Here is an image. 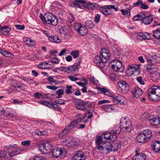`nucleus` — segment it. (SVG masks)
<instances>
[{"label": "nucleus", "instance_id": "f257e3e1", "mask_svg": "<svg viewBox=\"0 0 160 160\" xmlns=\"http://www.w3.org/2000/svg\"><path fill=\"white\" fill-rule=\"evenodd\" d=\"M110 54L108 49H102L100 56L96 57L94 60L95 63L100 69H102L105 66V63L110 60Z\"/></svg>", "mask_w": 160, "mask_h": 160}, {"label": "nucleus", "instance_id": "f03ea898", "mask_svg": "<svg viewBox=\"0 0 160 160\" xmlns=\"http://www.w3.org/2000/svg\"><path fill=\"white\" fill-rule=\"evenodd\" d=\"M96 143L97 149L102 153L107 154L112 150V144L109 142L103 143L102 142V138L100 136L97 138Z\"/></svg>", "mask_w": 160, "mask_h": 160}, {"label": "nucleus", "instance_id": "7ed1b4c3", "mask_svg": "<svg viewBox=\"0 0 160 160\" xmlns=\"http://www.w3.org/2000/svg\"><path fill=\"white\" fill-rule=\"evenodd\" d=\"M148 96L152 101L158 102L160 100V87L156 85L152 86L149 89Z\"/></svg>", "mask_w": 160, "mask_h": 160}, {"label": "nucleus", "instance_id": "20e7f679", "mask_svg": "<svg viewBox=\"0 0 160 160\" xmlns=\"http://www.w3.org/2000/svg\"><path fill=\"white\" fill-rule=\"evenodd\" d=\"M46 22L49 24L56 26L58 23V20L57 17L51 13H46L44 16Z\"/></svg>", "mask_w": 160, "mask_h": 160}, {"label": "nucleus", "instance_id": "39448f33", "mask_svg": "<svg viewBox=\"0 0 160 160\" xmlns=\"http://www.w3.org/2000/svg\"><path fill=\"white\" fill-rule=\"evenodd\" d=\"M111 65L112 68L117 72H122L124 69V67L122 65V62L117 60H112Z\"/></svg>", "mask_w": 160, "mask_h": 160}, {"label": "nucleus", "instance_id": "423d86ee", "mask_svg": "<svg viewBox=\"0 0 160 160\" xmlns=\"http://www.w3.org/2000/svg\"><path fill=\"white\" fill-rule=\"evenodd\" d=\"M118 84L121 88L122 93L125 94L128 92L129 90V87L126 82L123 80H121Z\"/></svg>", "mask_w": 160, "mask_h": 160}, {"label": "nucleus", "instance_id": "0eeeda50", "mask_svg": "<svg viewBox=\"0 0 160 160\" xmlns=\"http://www.w3.org/2000/svg\"><path fill=\"white\" fill-rule=\"evenodd\" d=\"M74 103L75 105V107L78 109L82 111L85 109V106L88 104V102H84L78 99L75 100L74 101Z\"/></svg>", "mask_w": 160, "mask_h": 160}, {"label": "nucleus", "instance_id": "6e6552de", "mask_svg": "<svg viewBox=\"0 0 160 160\" xmlns=\"http://www.w3.org/2000/svg\"><path fill=\"white\" fill-rule=\"evenodd\" d=\"M149 120L150 124L152 125L158 126L160 124V118L157 115L151 116Z\"/></svg>", "mask_w": 160, "mask_h": 160}, {"label": "nucleus", "instance_id": "1a4fd4ad", "mask_svg": "<svg viewBox=\"0 0 160 160\" xmlns=\"http://www.w3.org/2000/svg\"><path fill=\"white\" fill-rule=\"evenodd\" d=\"M63 151L62 148H56L52 150V154L53 156L55 158H58L59 156H63Z\"/></svg>", "mask_w": 160, "mask_h": 160}, {"label": "nucleus", "instance_id": "9d476101", "mask_svg": "<svg viewBox=\"0 0 160 160\" xmlns=\"http://www.w3.org/2000/svg\"><path fill=\"white\" fill-rule=\"evenodd\" d=\"M132 93L133 97L138 98L142 95L143 92L142 90L140 88L135 87L132 89Z\"/></svg>", "mask_w": 160, "mask_h": 160}, {"label": "nucleus", "instance_id": "9b49d317", "mask_svg": "<svg viewBox=\"0 0 160 160\" xmlns=\"http://www.w3.org/2000/svg\"><path fill=\"white\" fill-rule=\"evenodd\" d=\"M125 100V98L123 96L119 95L112 97V101L115 104H122L123 103V101Z\"/></svg>", "mask_w": 160, "mask_h": 160}, {"label": "nucleus", "instance_id": "f8f14e48", "mask_svg": "<svg viewBox=\"0 0 160 160\" xmlns=\"http://www.w3.org/2000/svg\"><path fill=\"white\" fill-rule=\"evenodd\" d=\"M109 5L104 6H99V11L105 15L108 16L111 14V12L109 11Z\"/></svg>", "mask_w": 160, "mask_h": 160}, {"label": "nucleus", "instance_id": "ddd939ff", "mask_svg": "<svg viewBox=\"0 0 160 160\" xmlns=\"http://www.w3.org/2000/svg\"><path fill=\"white\" fill-rule=\"evenodd\" d=\"M72 129L69 126H67L58 134V137L62 138L63 137L68 135L72 131Z\"/></svg>", "mask_w": 160, "mask_h": 160}, {"label": "nucleus", "instance_id": "4468645a", "mask_svg": "<svg viewBox=\"0 0 160 160\" xmlns=\"http://www.w3.org/2000/svg\"><path fill=\"white\" fill-rule=\"evenodd\" d=\"M72 129L69 126H67L58 134V137L62 138L63 137L68 135L72 131Z\"/></svg>", "mask_w": 160, "mask_h": 160}, {"label": "nucleus", "instance_id": "2eb2a0df", "mask_svg": "<svg viewBox=\"0 0 160 160\" xmlns=\"http://www.w3.org/2000/svg\"><path fill=\"white\" fill-rule=\"evenodd\" d=\"M72 129L69 126H67L58 134V137L62 138L63 137L68 135L72 131Z\"/></svg>", "mask_w": 160, "mask_h": 160}, {"label": "nucleus", "instance_id": "dca6fc26", "mask_svg": "<svg viewBox=\"0 0 160 160\" xmlns=\"http://www.w3.org/2000/svg\"><path fill=\"white\" fill-rule=\"evenodd\" d=\"M136 154L133 157L135 160H145L146 156L142 152H139L137 150H135Z\"/></svg>", "mask_w": 160, "mask_h": 160}, {"label": "nucleus", "instance_id": "f3484780", "mask_svg": "<svg viewBox=\"0 0 160 160\" xmlns=\"http://www.w3.org/2000/svg\"><path fill=\"white\" fill-rule=\"evenodd\" d=\"M126 123H124V124L121 125V126L122 127L123 130L124 132H129L132 128V123L129 120L126 121Z\"/></svg>", "mask_w": 160, "mask_h": 160}, {"label": "nucleus", "instance_id": "a211bd4d", "mask_svg": "<svg viewBox=\"0 0 160 160\" xmlns=\"http://www.w3.org/2000/svg\"><path fill=\"white\" fill-rule=\"evenodd\" d=\"M23 151V149L21 147L15 148L10 153L8 154V156L10 158H12L17 154L20 153Z\"/></svg>", "mask_w": 160, "mask_h": 160}, {"label": "nucleus", "instance_id": "6ab92c4d", "mask_svg": "<svg viewBox=\"0 0 160 160\" xmlns=\"http://www.w3.org/2000/svg\"><path fill=\"white\" fill-rule=\"evenodd\" d=\"M85 158L84 154L82 151L78 152L74 156L72 160H84Z\"/></svg>", "mask_w": 160, "mask_h": 160}, {"label": "nucleus", "instance_id": "aec40b11", "mask_svg": "<svg viewBox=\"0 0 160 160\" xmlns=\"http://www.w3.org/2000/svg\"><path fill=\"white\" fill-rule=\"evenodd\" d=\"M147 60L148 63L155 64L159 62L160 57L155 54L154 55L152 56L151 58H148Z\"/></svg>", "mask_w": 160, "mask_h": 160}, {"label": "nucleus", "instance_id": "412c9836", "mask_svg": "<svg viewBox=\"0 0 160 160\" xmlns=\"http://www.w3.org/2000/svg\"><path fill=\"white\" fill-rule=\"evenodd\" d=\"M121 131V128L119 126L115 125L110 131L112 135H117L120 133Z\"/></svg>", "mask_w": 160, "mask_h": 160}, {"label": "nucleus", "instance_id": "4be33fe9", "mask_svg": "<svg viewBox=\"0 0 160 160\" xmlns=\"http://www.w3.org/2000/svg\"><path fill=\"white\" fill-rule=\"evenodd\" d=\"M86 6L89 9L94 10L99 8L100 5L97 3L88 2L86 4Z\"/></svg>", "mask_w": 160, "mask_h": 160}, {"label": "nucleus", "instance_id": "5701e85b", "mask_svg": "<svg viewBox=\"0 0 160 160\" xmlns=\"http://www.w3.org/2000/svg\"><path fill=\"white\" fill-rule=\"evenodd\" d=\"M102 138H102L105 139L109 140L112 141L114 140L113 138V136L111 133V132H104L101 136H100Z\"/></svg>", "mask_w": 160, "mask_h": 160}, {"label": "nucleus", "instance_id": "b1692460", "mask_svg": "<svg viewBox=\"0 0 160 160\" xmlns=\"http://www.w3.org/2000/svg\"><path fill=\"white\" fill-rule=\"evenodd\" d=\"M152 148L153 150L156 152H158L160 151V142L157 141H154L152 143Z\"/></svg>", "mask_w": 160, "mask_h": 160}, {"label": "nucleus", "instance_id": "393cba45", "mask_svg": "<svg viewBox=\"0 0 160 160\" xmlns=\"http://www.w3.org/2000/svg\"><path fill=\"white\" fill-rule=\"evenodd\" d=\"M136 139L139 143H144L148 140L142 132L137 136Z\"/></svg>", "mask_w": 160, "mask_h": 160}, {"label": "nucleus", "instance_id": "a878e982", "mask_svg": "<svg viewBox=\"0 0 160 160\" xmlns=\"http://www.w3.org/2000/svg\"><path fill=\"white\" fill-rule=\"evenodd\" d=\"M98 92L99 93H103L106 96L111 97L112 94L109 92L108 90L104 88H101L99 87L98 88Z\"/></svg>", "mask_w": 160, "mask_h": 160}, {"label": "nucleus", "instance_id": "bb28decb", "mask_svg": "<svg viewBox=\"0 0 160 160\" xmlns=\"http://www.w3.org/2000/svg\"><path fill=\"white\" fill-rule=\"evenodd\" d=\"M152 16L153 15H150L145 17V15H144L142 22L145 25L149 24L153 21Z\"/></svg>", "mask_w": 160, "mask_h": 160}, {"label": "nucleus", "instance_id": "cd10ccee", "mask_svg": "<svg viewBox=\"0 0 160 160\" xmlns=\"http://www.w3.org/2000/svg\"><path fill=\"white\" fill-rule=\"evenodd\" d=\"M11 30V28L7 26L1 27L0 25V32L6 35H8L9 32Z\"/></svg>", "mask_w": 160, "mask_h": 160}, {"label": "nucleus", "instance_id": "c85d7f7f", "mask_svg": "<svg viewBox=\"0 0 160 160\" xmlns=\"http://www.w3.org/2000/svg\"><path fill=\"white\" fill-rule=\"evenodd\" d=\"M150 77L153 80L156 81L160 78V73L155 71L150 72Z\"/></svg>", "mask_w": 160, "mask_h": 160}, {"label": "nucleus", "instance_id": "c756f323", "mask_svg": "<svg viewBox=\"0 0 160 160\" xmlns=\"http://www.w3.org/2000/svg\"><path fill=\"white\" fill-rule=\"evenodd\" d=\"M61 34L62 38L66 40H68L70 37V34L69 32L66 29L63 30L62 31L60 32Z\"/></svg>", "mask_w": 160, "mask_h": 160}, {"label": "nucleus", "instance_id": "7c9ffc66", "mask_svg": "<svg viewBox=\"0 0 160 160\" xmlns=\"http://www.w3.org/2000/svg\"><path fill=\"white\" fill-rule=\"evenodd\" d=\"M49 40L52 42L55 43H59L60 42V40L59 37L57 35H53L50 36L49 35H48Z\"/></svg>", "mask_w": 160, "mask_h": 160}, {"label": "nucleus", "instance_id": "2f4dec72", "mask_svg": "<svg viewBox=\"0 0 160 160\" xmlns=\"http://www.w3.org/2000/svg\"><path fill=\"white\" fill-rule=\"evenodd\" d=\"M50 64L47 62H44L39 63L38 65V67L41 69H47L51 68Z\"/></svg>", "mask_w": 160, "mask_h": 160}, {"label": "nucleus", "instance_id": "473e14b6", "mask_svg": "<svg viewBox=\"0 0 160 160\" xmlns=\"http://www.w3.org/2000/svg\"><path fill=\"white\" fill-rule=\"evenodd\" d=\"M80 64V62H79L78 63H75L73 65L69 66V68L70 69V73H74L75 72L76 70H78L79 69L78 67Z\"/></svg>", "mask_w": 160, "mask_h": 160}, {"label": "nucleus", "instance_id": "72a5a7b5", "mask_svg": "<svg viewBox=\"0 0 160 160\" xmlns=\"http://www.w3.org/2000/svg\"><path fill=\"white\" fill-rule=\"evenodd\" d=\"M24 41L25 42L26 44L29 47H32L36 44L34 41L29 38H25Z\"/></svg>", "mask_w": 160, "mask_h": 160}, {"label": "nucleus", "instance_id": "f704fd0d", "mask_svg": "<svg viewBox=\"0 0 160 160\" xmlns=\"http://www.w3.org/2000/svg\"><path fill=\"white\" fill-rule=\"evenodd\" d=\"M143 135L149 140L152 136V132L149 129H146L142 132Z\"/></svg>", "mask_w": 160, "mask_h": 160}, {"label": "nucleus", "instance_id": "c9c22d12", "mask_svg": "<svg viewBox=\"0 0 160 160\" xmlns=\"http://www.w3.org/2000/svg\"><path fill=\"white\" fill-rule=\"evenodd\" d=\"M138 35L144 39H149L151 38L150 34L147 32H140Z\"/></svg>", "mask_w": 160, "mask_h": 160}, {"label": "nucleus", "instance_id": "e433bc0d", "mask_svg": "<svg viewBox=\"0 0 160 160\" xmlns=\"http://www.w3.org/2000/svg\"><path fill=\"white\" fill-rule=\"evenodd\" d=\"M80 28L78 32H79L82 36L86 35L88 32V29L87 27L82 26Z\"/></svg>", "mask_w": 160, "mask_h": 160}, {"label": "nucleus", "instance_id": "4c0bfd02", "mask_svg": "<svg viewBox=\"0 0 160 160\" xmlns=\"http://www.w3.org/2000/svg\"><path fill=\"white\" fill-rule=\"evenodd\" d=\"M0 53L6 57L12 58L13 57V55L10 52L4 51L1 49H0Z\"/></svg>", "mask_w": 160, "mask_h": 160}, {"label": "nucleus", "instance_id": "58836bf2", "mask_svg": "<svg viewBox=\"0 0 160 160\" xmlns=\"http://www.w3.org/2000/svg\"><path fill=\"white\" fill-rule=\"evenodd\" d=\"M153 36L157 39H160V27L153 30Z\"/></svg>", "mask_w": 160, "mask_h": 160}, {"label": "nucleus", "instance_id": "ea45409f", "mask_svg": "<svg viewBox=\"0 0 160 160\" xmlns=\"http://www.w3.org/2000/svg\"><path fill=\"white\" fill-rule=\"evenodd\" d=\"M38 150L44 153H47V150L45 149V146L44 145V143H41L39 145Z\"/></svg>", "mask_w": 160, "mask_h": 160}, {"label": "nucleus", "instance_id": "a19ab883", "mask_svg": "<svg viewBox=\"0 0 160 160\" xmlns=\"http://www.w3.org/2000/svg\"><path fill=\"white\" fill-rule=\"evenodd\" d=\"M35 133L37 135L40 136H47L48 135V133L47 131H41L39 130H37L36 131Z\"/></svg>", "mask_w": 160, "mask_h": 160}, {"label": "nucleus", "instance_id": "79ce46f5", "mask_svg": "<svg viewBox=\"0 0 160 160\" xmlns=\"http://www.w3.org/2000/svg\"><path fill=\"white\" fill-rule=\"evenodd\" d=\"M8 154H6V152L5 151L0 150V160L2 159V158L4 157V158L8 159Z\"/></svg>", "mask_w": 160, "mask_h": 160}, {"label": "nucleus", "instance_id": "37998d69", "mask_svg": "<svg viewBox=\"0 0 160 160\" xmlns=\"http://www.w3.org/2000/svg\"><path fill=\"white\" fill-rule=\"evenodd\" d=\"M72 88V86L71 85L66 86L67 89L65 91L67 94H70L74 92V90Z\"/></svg>", "mask_w": 160, "mask_h": 160}, {"label": "nucleus", "instance_id": "c03bdc74", "mask_svg": "<svg viewBox=\"0 0 160 160\" xmlns=\"http://www.w3.org/2000/svg\"><path fill=\"white\" fill-rule=\"evenodd\" d=\"M85 24L89 28H92L94 27L93 22L91 20H87L85 22Z\"/></svg>", "mask_w": 160, "mask_h": 160}, {"label": "nucleus", "instance_id": "a18cd8bd", "mask_svg": "<svg viewBox=\"0 0 160 160\" xmlns=\"http://www.w3.org/2000/svg\"><path fill=\"white\" fill-rule=\"evenodd\" d=\"M78 124V122L75 121H73L71 122L70 124L68 126H69L70 128L72 130L73 128L76 127Z\"/></svg>", "mask_w": 160, "mask_h": 160}, {"label": "nucleus", "instance_id": "49530a36", "mask_svg": "<svg viewBox=\"0 0 160 160\" xmlns=\"http://www.w3.org/2000/svg\"><path fill=\"white\" fill-rule=\"evenodd\" d=\"M79 52L78 51L76 50L71 52H70V54L73 56L74 58H75L78 56Z\"/></svg>", "mask_w": 160, "mask_h": 160}, {"label": "nucleus", "instance_id": "de8ad7c7", "mask_svg": "<svg viewBox=\"0 0 160 160\" xmlns=\"http://www.w3.org/2000/svg\"><path fill=\"white\" fill-rule=\"evenodd\" d=\"M82 25L79 23H76L74 25V27L75 30H76L77 32H78Z\"/></svg>", "mask_w": 160, "mask_h": 160}, {"label": "nucleus", "instance_id": "09e8293b", "mask_svg": "<svg viewBox=\"0 0 160 160\" xmlns=\"http://www.w3.org/2000/svg\"><path fill=\"white\" fill-rule=\"evenodd\" d=\"M121 12H122V14L123 15H126L129 13V15H130V10L129 9L125 10L124 9H121Z\"/></svg>", "mask_w": 160, "mask_h": 160}, {"label": "nucleus", "instance_id": "8fccbe9b", "mask_svg": "<svg viewBox=\"0 0 160 160\" xmlns=\"http://www.w3.org/2000/svg\"><path fill=\"white\" fill-rule=\"evenodd\" d=\"M89 79L90 82H92V83L95 84H97L98 82V81L97 80H96V78H95L93 76H91L89 78Z\"/></svg>", "mask_w": 160, "mask_h": 160}, {"label": "nucleus", "instance_id": "3c124183", "mask_svg": "<svg viewBox=\"0 0 160 160\" xmlns=\"http://www.w3.org/2000/svg\"><path fill=\"white\" fill-rule=\"evenodd\" d=\"M149 114L148 113H144L141 116V119L143 120H146L149 117Z\"/></svg>", "mask_w": 160, "mask_h": 160}, {"label": "nucleus", "instance_id": "603ef678", "mask_svg": "<svg viewBox=\"0 0 160 160\" xmlns=\"http://www.w3.org/2000/svg\"><path fill=\"white\" fill-rule=\"evenodd\" d=\"M51 62L52 63L57 64L59 63V60L57 57L52 58H51Z\"/></svg>", "mask_w": 160, "mask_h": 160}, {"label": "nucleus", "instance_id": "864d4df0", "mask_svg": "<svg viewBox=\"0 0 160 160\" xmlns=\"http://www.w3.org/2000/svg\"><path fill=\"white\" fill-rule=\"evenodd\" d=\"M56 93L58 95L57 98H60L61 97V95L63 94V91L62 89H59L57 91Z\"/></svg>", "mask_w": 160, "mask_h": 160}, {"label": "nucleus", "instance_id": "5fc2aeb1", "mask_svg": "<svg viewBox=\"0 0 160 160\" xmlns=\"http://www.w3.org/2000/svg\"><path fill=\"white\" fill-rule=\"evenodd\" d=\"M101 107L106 111H108V110L109 109H112L111 106L109 104L104 105L102 106Z\"/></svg>", "mask_w": 160, "mask_h": 160}, {"label": "nucleus", "instance_id": "6e6d98bb", "mask_svg": "<svg viewBox=\"0 0 160 160\" xmlns=\"http://www.w3.org/2000/svg\"><path fill=\"white\" fill-rule=\"evenodd\" d=\"M101 15L98 14H97L95 17L94 21L96 23H98L100 21Z\"/></svg>", "mask_w": 160, "mask_h": 160}, {"label": "nucleus", "instance_id": "4d7b16f0", "mask_svg": "<svg viewBox=\"0 0 160 160\" xmlns=\"http://www.w3.org/2000/svg\"><path fill=\"white\" fill-rule=\"evenodd\" d=\"M136 79L138 82H139L141 85H144L145 82L142 79V77L141 76L138 77Z\"/></svg>", "mask_w": 160, "mask_h": 160}, {"label": "nucleus", "instance_id": "13d9d810", "mask_svg": "<svg viewBox=\"0 0 160 160\" xmlns=\"http://www.w3.org/2000/svg\"><path fill=\"white\" fill-rule=\"evenodd\" d=\"M44 145L45 146L46 150H47V153L48 152H50L52 148L51 146L48 143H44Z\"/></svg>", "mask_w": 160, "mask_h": 160}, {"label": "nucleus", "instance_id": "bf43d9fd", "mask_svg": "<svg viewBox=\"0 0 160 160\" xmlns=\"http://www.w3.org/2000/svg\"><path fill=\"white\" fill-rule=\"evenodd\" d=\"M30 140H26L22 142L21 144L23 146H28L30 145Z\"/></svg>", "mask_w": 160, "mask_h": 160}, {"label": "nucleus", "instance_id": "052dcab7", "mask_svg": "<svg viewBox=\"0 0 160 160\" xmlns=\"http://www.w3.org/2000/svg\"><path fill=\"white\" fill-rule=\"evenodd\" d=\"M61 70L62 71L68 73H70V69L69 67H62L61 68Z\"/></svg>", "mask_w": 160, "mask_h": 160}, {"label": "nucleus", "instance_id": "680f3d73", "mask_svg": "<svg viewBox=\"0 0 160 160\" xmlns=\"http://www.w3.org/2000/svg\"><path fill=\"white\" fill-rule=\"evenodd\" d=\"M76 2L81 4L82 7H84L85 4L86 3V1L83 0H74Z\"/></svg>", "mask_w": 160, "mask_h": 160}, {"label": "nucleus", "instance_id": "e2e57ef3", "mask_svg": "<svg viewBox=\"0 0 160 160\" xmlns=\"http://www.w3.org/2000/svg\"><path fill=\"white\" fill-rule=\"evenodd\" d=\"M55 77V76H49L47 78V79L50 82L51 85H53L52 83L55 80L54 79V78Z\"/></svg>", "mask_w": 160, "mask_h": 160}, {"label": "nucleus", "instance_id": "0e129e2a", "mask_svg": "<svg viewBox=\"0 0 160 160\" xmlns=\"http://www.w3.org/2000/svg\"><path fill=\"white\" fill-rule=\"evenodd\" d=\"M65 101L64 100L59 99L56 100L55 101V103L56 104L62 105L65 103Z\"/></svg>", "mask_w": 160, "mask_h": 160}, {"label": "nucleus", "instance_id": "69168bd1", "mask_svg": "<svg viewBox=\"0 0 160 160\" xmlns=\"http://www.w3.org/2000/svg\"><path fill=\"white\" fill-rule=\"evenodd\" d=\"M15 26L17 29L19 30H22L24 29H25V26L24 25H16Z\"/></svg>", "mask_w": 160, "mask_h": 160}, {"label": "nucleus", "instance_id": "338daca9", "mask_svg": "<svg viewBox=\"0 0 160 160\" xmlns=\"http://www.w3.org/2000/svg\"><path fill=\"white\" fill-rule=\"evenodd\" d=\"M146 71L147 72H149L150 73V72L152 71V65L151 64H148L146 67Z\"/></svg>", "mask_w": 160, "mask_h": 160}, {"label": "nucleus", "instance_id": "774afa93", "mask_svg": "<svg viewBox=\"0 0 160 160\" xmlns=\"http://www.w3.org/2000/svg\"><path fill=\"white\" fill-rule=\"evenodd\" d=\"M68 78L72 81H75L78 80L79 79L75 77H74L72 76H68Z\"/></svg>", "mask_w": 160, "mask_h": 160}]
</instances>
